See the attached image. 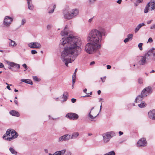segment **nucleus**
<instances>
[{
  "instance_id": "1",
  "label": "nucleus",
  "mask_w": 155,
  "mask_h": 155,
  "mask_svg": "<svg viewBox=\"0 0 155 155\" xmlns=\"http://www.w3.org/2000/svg\"><path fill=\"white\" fill-rule=\"evenodd\" d=\"M67 28L66 26L61 32L62 36L64 37L60 40L59 45L60 46L61 45L65 46L61 53V58L66 66L68 67V64L74 61L80 53L81 42L80 38L68 35L66 30Z\"/></svg>"
},
{
  "instance_id": "2",
  "label": "nucleus",
  "mask_w": 155,
  "mask_h": 155,
  "mask_svg": "<svg viewBox=\"0 0 155 155\" xmlns=\"http://www.w3.org/2000/svg\"><path fill=\"white\" fill-rule=\"evenodd\" d=\"M105 30L101 27L98 28V29H92L89 32L87 38L89 42L85 46L86 52L89 54H92L100 49L101 47L100 43L102 36H105Z\"/></svg>"
},
{
  "instance_id": "3",
  "label": "nucleus",
  "mask_w": 155,
  "mask_h": 155,
  "mask_svg": "<svg viewBox=\"0 0 155 155\" xmlns=\"http://www.w3.org/2000/svg\"><path fill=\"white\" fill-rule=\"evenodd\" d=\"M153 89L150 86L145 87L141 92V94L138 95L135 98V102L137 103V101H141L144 97L151 94L152 92Z\"/></svg>"
},
{
  "instance_id": "4",
  "label": "nucleus",
  "mask_w": 155,
  "mask_h": 155,
  "mask_svg": "<svg viewBox=\"0 0 155 155\" xmlns=\"http://www.w3.org/2000/svg\"><path fill=\"white\" fill-rule=\"evenodd\" d=\"M18 136V133L15 130L12 129H8L7 130L6 133L3 135L2 138L5 140L11 141L17 138Z\"/></svg>"
},
{
  "instance_id": "5",
  "label": "nucleus",
  "mask_w": 155,
  "mask_h": 155,
  "mask_svg": "<svg viewBox=\"0 0 155 155\" xmlns=\"http://www.w3.org/2000/svg\"><path fill=\"white\" fill-rule=\"evenodd\" d=\"M139 61L138 62L139 64L140 65H143L151 61L150 56L147 52L145 53L143 55L139 57Z\"/></svg>"
},
{
  "instance_id": "6",
  "label": "nucleus",
  "mask_w": 155,
  "mask_h": 155,
  "mask_svg": "<svg viewBox=\"0 0 155 155\" xmlns=\"http://www.w3.org/2000/svg\"><path fill=\"white\" fill-rule=\"evenodd\" d=\"M116 135V133L113 131L107 132L103 134L102 136L104 142L105 143L108 142L111 138Z\"/></svg>"
},
{
  "instance_id": "7",
  "label": "nucleus",
  "mask_w": 155,
  "mask_h": 155,
  "mask_svg": "<svg viewBox=\"0 0 155 155\" xmlns=\"http://www.w3.org/2000/svg\"><path fill=\"white\" fill-rule=\"evenodd\" d=\"M68 92H64L63 94L62 95V97H53V99L55 101H61V103H63L64 101H66L68 97L67 96V95L68 94Z\"/></svg>"
},
{
  "instance_id": "8",
  "label": "nucleus",
  "mask_w": 155,
  "mask_h": 155,
  "mask_svg": "<svg viewBox=\"0 0 155 155\" xmlns=\"http://www.w3.org/2000/svg\"><path fill=\"white\" fill-rule=\"evenodd\" d=\"M151 61L155 62V48H152L147 52Z\"/></svg>"
},
{
  "instance_id": "9",
  "label": "nucleus",
  "mask_w": 155,
  "mask_h": 155,
  "mask_svg": "<svg viewBox=\"0 0 155 155\" xmlns=\"http://www.w3.org/2000/svg\"><path fill=\"white\" fill-rule=\"evenodd\" d=\"M13 19L11 17L8 16H6L4 19V25L7 27L9 26L13 21Z\"/></svg>"
},
{
  "instance_id": "10",
  "label": "nucleus",
  "mask_w": 155,
  "mask_h": 155,
  "mask_svg": "<svg viewBox=\"0 0 155 155\" xmlns=\"http://www.w3.org/2000/svg\"><path fill=\"white\" fill-rule=\"evenodd\" d=\"M66 117L70 120H77L79 117L78 114L73 113H70L67 114Z\"/></svg>"
},
{
  "instance_id": "11",
  "label": "nucleus",
  "mask_w": 155,
  "mask_h": 155,
  "mask_svg": "<svg viewBox=\"0 0 155 155\" xmlns=\"http://www.w3.org/2000/svg\"><path fill=\"white\" fill-rule=\"evenodd\" d=\"M63 14L64 17L65 19L68 20H70L72 18L71 16L70 11H68V9H65L63 10Z\"/></svg>"
},
{
  "instance_id": "12",
  "label": "nucleus",
  "mask_w": 155,
  "mask_h": 155,
  "mask_svg": "<svg viewBox=\"0 0 155 155\" xmlns=\"http://www.w3.org/2000/svg\"><path fill=\"white\" fill-rule=\"evenodd\" d=\"M94 109V107H93L91 109L90 111V112L88 113V117L89 118V120L91 121H96V120L95 118L96 117L99 115V113H97L96 115H95L94 114L92 113V115L91 114V111H92Z\"/></svg>"
},
{
  "instance_id": "13",
  "label": "nucleus",
  "mask_w": 155,
  "mask_h": 155,
  "mask_svg": "<svg viewBox=\"0 0 155 155\" xmlns=\"http://www.w3.org/2000/svg\"><path fill=\"white\" fill-rule=\"evenodd\" d=\"M147 142L145 138H142L137 142V145L138 147H144L146 146Z\"/></svg>"
},
{
  "instance_id": "14",
  "label": "nucleus",
  "mask_w": 155,
  "mask_h": 155,
  "mask_svg": "<svg viewBox=\"0 0 155 155\" xmlns=\"http://www.w3.org/2000/svg\"><path fill=\"white\" fill-rule=\"evenodd\" d=\"M28 46L31 48L37 49L40 48L41 47L40 43L37 42L30 43L28 44Z\"/></svg>"
},
{
  "instance_id": "15",
  "label": "nucleus",
  "mask_w": 155,
  "mask_h": 155,
  "mask_svg": "<svg viewBox=\"0 0 155 155\" xmlns=\"http://www.w3.org/2000/svg\"><path fill=\"white\" fill-rule=\"evenodd\" d=\"M70 140V135L68 134H66L63 136L60 137L58 139L59 142H62L63 141H66Z\"/></svg>"
},
{
  "instance_id": "16",
  "label": "nucleus",
  "mask_w": 155,
  "mask_h": 155,
  "mask_svg": "<svg viewBox=\"0 0 155 155\" xmlns=\"http://www.w3.org/2000/svg\"><path fill=\"white\" fill-rule=\"evenodd\" d=\"M6 61L8 65L12 67H13V68H15V70H16L17 71L20 68V65L19 64L15 62H10L8 61Z\"/></svg>"
},
{
  "instance_id": "17",
  "label": "nucleus",
  "mask_w": 155,
  "mask_h": 155,
  "mask_svg": "<svg viewBox=\"0 0 155 155\" xmlns=\"http://www.w3.org/2000/svg\"><path fill=\"white\" fill-rule=\"evenodd\" d=\"M72 18L76 17L79 14V10L78 9L75 8L72 9L70 11Z\"/></svg>"
},
{
  "instance_id": "18",
  "label": "nucleus",
  "mask_w": 155,
  "mask_h": 155,
  "mask_svg": "<svg viewBox=\"0 0 155 155\" xmlns=\"http://www.w3.org/2000/svg\"><path fill=\"white\" fill-rule=\"evenodd\" d=\"M149 117L152 120H155V109L150 110L148 113Z\"/></svg>"
},
{
  "instance_id": "19",
  "label": "nucleus",
  "mask_w": 155,
  "mask_h": 155,
  "mask_svg": "<svg viewBox=\"0 0 155 155\" xmlns=\"http://www.w3.org/2000/svg\"><path fill=\"white\" fill-rule=\"evenodd\" d=\"M79 133L78 132H73L71 135H70V140L75 139L77 138L79 136Z\"/></svg>"
},
{
  "instance_id": "20",
  "label": "nucleus",
  "mask_w": 155,
  "mask_h": 155,
  "mask_svg": "<svg viewBox=\"0 0 155 155\" xmlns=\"http://www.w3.org/2000/svg\"><path fill=\"white\" fill-rule=\"evenodd\" d=\"M148 3H149V5L150 8H151V11L154 10L155 8V2L154 1H150Z\"/></svg>"
},
{
  "instance_id": "21",
  "label": "nucleus",
  "mask_w": 155,
  "mask_h": 155,
  "mask_svg": "<svg viewBox=\"0 0 155 155\" xmlns=\"http://www.w3.org/2000/svg\"><path fill=\"white\" fill-rule=\"evenodd\" d=\"M130 66L131 70L133 71L137 70L139 68L138 65L137 64H135L134 63L131 64H130Z\"/></svg>"
},
{
  "instance_id": "22",
  "label": "nucleus",
  "mask_w": 155,
  "mask_h": 155,
  "mask_svg": "<svg viewBox=\"0 0 155 155\" xmlns=\"http://www.w3.org/2000/svg\"><path fill=\"white\" fill-rule=\"evenodd\" d=\"M10 114L12 116L18 117L20 116L19 113L15 110H12L10 111Z\"/></svg>"
},
{
  "instance_id": "23",
  "label": "nucleus",
  "mask_w": 155,
  "mask_h": 155,
  "mask_svg": "<svg viewBox=\"0 0 155 155\" xmlns=\"http://www.w3.org/2000/svg\"><path fill=\"white\" fill-rule=\"evenodd\" d=\"M144 25H145V24L143 23L138 24L135 29L134 31L135 33H137L142 26Z\"/></svg>"
},
{
  "instance_id": "24",
  "label": "nucleus",
  "mask_w": 155,
  "mask_h": 155,
  "mask_svg": "<svg viewBox=\"0 0 155 155\" xmlns=\"http://www.w3.org/2000/svg\"><path fill=\"white\" fill-rule=\"evenodd\" d=\"M21 81L22 82L31 85H32L33 84V82L30 80L28 79H21Z\"/></svg>"
},
{
  "instance_id": "25",
  "label": "nucleus",
  "mask_w": 155,
  "mask_h": 155,
  "mask_svg": "<svg viewBox=\"0 0 155 155\" xmlns=\"http://www.w3.org/2000/svg\"><path fill=\"white\" fill-rule=\"evenodd\" d=\"M28 8L30 10H32L34 8L33 5L31 3V1L28 0L27 1Z\"/></svg>"
},
{
  "instance_id": "26",
  "label": "nucleus",
  "mask_w": 155,
  "mask_h": 155,
  "mask_svg": "<svg viewBox=\"0 0 155 155\" xmlns=\"http://www.w3.org/2000/svg\"><path fill=\"white\" fill-rule=\"evenodd\" d=\"M10 42H9V45L12 47H15L16 46V43L14 41L10 39H9Z\"/></svg>"
},
{
  "instance_id": "27",
  "label": "nucleus",
  "mask_w": 155,
  "mask_h": 155,
  "mask_svg": "<svg viewBox=\"0 0 155 155\" xmlns=\"http://www.w3.org/2000/svg\"><path fill=\"white\" fill-rule=\"evenodd\" d=\"M9 150L12 154L16 155L17 152L14 149H13V148L10 147L9 149Z\"/></svg>"
},
{
  "instance_id": "28",
  "label": "nucleus",
  "mask_w": 155,
  "mask_h": 155,
  "mask_svg": "<svg viewBox=\"0 0 155 155\" xmlns=\"http://www.w3.org/2000/svg\"><path fill=\"white\" fill-rule=\"evenodd\" d=\"M138 107H145L147 106V104L144 101L141 102L140 103L138 104Z\"/></svg>"
},
{
  "instance_id": "29",
  "label": "nucleus",
  "mask_w": 155,
  "mask_h": 155,
  "mask_svg": "<svg viewBox=\"0 0 155 155\" xmlns=\"http://www.w3.org/2000/svg\"><path fill=\"white\" fill-rule=\"evenodd\" d=\"M149 3H147V5H146V7L144 10V12L145 13H147L148 12L149 10Z\"/></svg>"
},
{
  "instance_id": "30",
  "label": "nucleus",
  "mask_w": 155,
  "mask_h": 155,
  "mask_svg": "<svg viewBox=\"0 0 155 155\" xmlns=\"http://www.w3.org/2000/svg\"><path fill=\"white\" fill-rule=\"evenodd\" d=\"M58 151V153L59 154V155H63L66 152V150L65 149H64L62 150Z\"/></svg>"
},
{
  "instance_id": "31",
  "label": "nucleus",
  "mask_w": 155,
  "mask_h": 155,
  "mask_svg": "<svg viewBox=\"0 0 155 155\" xmlns=\"http://www.w3.org/2000/svg\"><path fill=\"white\" fill-rule=\"evenodd\" d=\"M58 151V153L59 154V155H63L66 152V150L65 149H64L62 150Z\"/></svg>"
},
{
  "instance_id": "32",
  "label": "nucleus",
  "mask_w": 155,
  "mask_h": 155,
  "mask_svg": "<svg viewBox=\"0 0 155 155\" xmlns=\"http://www.w3.org/2000/svg\"><path fill=\"white\" fill-rule=\"evenodd\" d=\"M58 151V153L59 154V155H63L66 152V150L65 149H64L62 150Z\"/></svg>"
},
{
  "instance_id": "33",
  "label": "nucleus",
  "mask_w": 155,
  "mask_h": 155,
  "mask_svg": "<svg viewBox=\"0 0 155 155\" xmlns=\"http://www.w3.org/2000/svg\"><path fill=\"white\" fill-rule=\"evenodd\" d=\"M104 155H115V153L114 151H112L104 154Z\"/></svg>"
},
{
  "instance_id": "34",
  "label": "nucleus",
  "mask_w": 155,
  "mask_h": 155,
  "mask_svg": "<svg viewBox=\"0 0 155 155\" xmlns=\"http://www.w3.org/2000/svg\"><path fill=\"white\" fill-rule=\"evenodd\" d=\"M143 44L142 43H140L138 45V47L139 48V49L140 51H142L143 50V48H142V45H143Z\"/></svg>"
},
{
  "instance_id": "35",
  "label": "nucleus",
  "mask_w": 155,
  "mask_h": 155,
  "mask_svg": "<svg viewBox=\"0 0 155 155\" xmlns=\"http://www.w3.org/2000/svg\"><path fill=\"white\" fill-rule=\"evenodd\" d=\"M133 37V34H129L127 35V38H128L130 40H131L132 38Z\"/></svg>"
},
{
  "instance_id": "36",
  "label": "nucleus",
  "mask_w": 155,
  "mask_h": 155,
  "mask_svg": "<svg viewBox=\"0 0 155 155\" xmlns=\"http://www.w3.org/2000/svg\"><path fill=\"white\" fill-rule=\"evenodd\" d=\"M26 20L25 19H23L21 21V26L24 25L26 23Z\"/></svg>"
},
{
  "instance_id": "37",
  "label": "nucleus",
  "mask_w": 155,
  "mask_h": 155,
  "mask_svg": "<svg viewBox=\"0 0 155 155\" xmlns=\"http://www.w3.org/2000/svg\"><path fill=\"white\" fill-rule=\"evenodd\" d=\"M33 80L37 81H40V79H38L37 76H33Z\"/></svg>"
},
{
  "instance_id": "38",
  "label": "nucleus",
  "mask_w": 155,
  "mask_h": 155,
  "mask_svg": "<svg viewBox=\"0 0 155 155\" xmlns=\"http://www.w3.org/2000/svg\"><path fill=\"white\" fill-rule=\"evenodd\" d=\"M138 82L140 84H141L143 83V80L142 78H139L138 79Z\"/></svg>"
},
{
  "instance_id": "39",
  "label": "nucleus",
  "mask_w": 155,
  "mask_h": 155,
  "mask_svg": "<svg viewBox=\"0 0 155 155\" xmlns=\"http://www.w3.org/2000/svg\"><path fill=\"white\" fill-rule=\"evenodd\" d=\"M151 29H155V24H153L151 25L150 27Z\"/></svg>"
},
{
  "instance_id": "40",
  "label": "nucleus",
  "mask_w": 155,
  "mask_h": 155,
  "mask_svg": "<svg viewBox=\"0 0 155 155\" xmlns=\"http://www.w3.org/2000/svg\"><path fill=\"white\" fill-rule=\"evenodd\" d=\"M13 68V67H12L11 66L9 65V67H8V68L13 71L15 72L17 71L16 70H14Z\"/></svg>"
},
{
  "instance_id": "41",
  "label": "nucleus",
  "mask_w": 155,
  "mask_h": 155,
  "mask_svg": "<svg viewBox=\"0 0 155 155\" xmlns=\"http://www.w3.org/2000/svg\"><path fill=\"white\" fill-rule=\"evenodd\" d=\"M101 81L102 82L104 83V82L105 80L106 79V77L105 76L103 77H101Z\"/></svg>"
},
{
  "instance_id": "42",
  "label": "nucleus",
  "mask_w": 155,
  "mask_h": 155,
  "mask_svg": "<svg viewBox=\"0 0 155 155\" xmlns=\"http://www.w3.org/2000/svg\"><path fill=\"white\" fill-rule=\"evenodd\" d=\"M37 53V51L35 50H32L31 51V53L32 54H34Z\"/></svg>"
},
{
  "instance_id": "43",
  "label": "nucleus",
  "mask_w": 155,
  "mask_h": 155,
  "mask_svg": "<svg viewBox=\"0 0 155 155\" xmlns=\"http://www.w3.org/2000/svg\"><path fill=\"white\" fill-rule=\"evenodd\" d=\"M52 25H47V28L48 30H50L51 28Z\"/></svg>"
},
{
  "instance_id": "44",
  "label": "nucleus",
  "mask_w": 155,
  "mask_h": 155,
  "mask_svg": "<svg viewBox=\"0 0 155 155\" xmlns=\"http://www.w3.org/2000/svg\"><path fill=\"white\" fill-rule=\"evenodd\" d=\"M153 41V40L152 38H150L148 40V41L147 43H148V42L151 43V42H152Z\"/></svg>"
},
{
  "instance_id": "45",
  "label": "nucleus",
  "mask_w": 155,
  "mask_h": 155,
  "mask_svg": "<svg viewBox=\"0 0 155 155\" xmlns=\"http://www.w3.org/2000/svg\"><path fill=\"white\" fill-rule=\"evenodd\" d=\"M129 40H130L128 38H127L124 40V42L125 43H126L127 42H128Z\"/></svg>"
},
{
  "instance_id": "46",
  "label": "nucleus",
  "mask_w": 155,
  "mask_h": 155,
  "mask_svg": "<svg viewBox=\"0 0 155 155\" xmlns=\"http://www.w3.org/2000/svg\"><path fill=\"white\" fill-rule=\"evenodd\" d=\"M22 66L24 67L26 70L28 69V68L26 64H24L22 65Z\"/></svg>"
},
{
  "instance_id": "47",
  "label": "nucleus",
  "mask_w": 155,
  "mask_h": 155,
  "mask_svg": "<svg viewBox=\"0 0 155 155\" xmlns=\"http://www.w3.org/2000/svg\"><path fill=\"white\" fill-rule=\"evenodd\" d=\"M0 68H4V64L0 62Z\"/></svg>"
},
{
  "instance_id": "48",
  "label": "nucleus",
  "mask_w": 155,
  "mask_h": 155,
  "mask_svg": "<svg viewBox=\"0 0 155 155\" xmlns=\"http://www.w3.org/2000/svg\"><path fill=\"white\" fill-rule=\"evenodd\" d=\"M54 9H52L49 10L48 11V13L49 14L52 13L54 12Z\"/></svg>"
},
{
  "instance_id": "49",
  "label": "nucleus",
  "mask_w": 155,
  "mask_h": 155,
  "mask_svg": "<svg viewBox=\"0 0 155 155\" xmlns=\"http://www.w3.org/2000/svg\"><path fill=\"white\" fill-rule=\"evenodd\" d=\"M71 101L72 103H74L76 101V99L73 98L71 99Z\"/></svg>"
},
{
  "instance_id": "50",
  "label": "nucleus",
  "mask_w": 155,
  "mask_h": 155,
  "mask_svg": "<svg viewBox=\"0 0 155 155\" xmlns=\"http://www.w3.org/2000/svg\"><path fill=\"white\" fill-rule=\"evenodd\" d=\"M95 64V62L94 61H92L90 62V66H92L94 65Z\"/></svg>"
},
{
  "instance_id": "51",
  "label": "nucleus",
  "mask_w": 155,
  "mask_h": 155,
  "mask_svg": "<svg viewBox=\"0 0 155 155\" xmlns=\"http://www.w3.org/2000/svg\"><path fill=\"white\" fill-rule=\"evenodd\" d=\"M76 78H72V84H74L75 82Z\"/></svg>"
},
{
  "instance_id": "52",
  "label": "nucleus",
  "mask_w": 155,
  "mask_h": 155,
  "mask_svg": "<svg viewBox=\"0 0 155 155\" xmlns=\"http://www.w3.org/2000/svg\"><path fill=\"white\" fill-rule=\"evenodd\" d=\"M95 1H96V0H89V3L90 4H91L93 3Z\"/></svg>"
},
{
  "instance_id": "53",
  "label": "nucleus",
  "mask_w": 155,
  "mask_h": 155,
  "mask_svg": "<svg viewBox=\"0 0 155 155\" xmlns=\"http://www.w3.org/2000/svg\"><path fill=\"white\" fill-rule=\"evenodd\" d=\"M76 73H75V72H74L72 75V78H76Z\"/></svg>"
},
{
  "instance_id": "54",
  "label": "nucleus",
  "mask_w": 155,
  "mask_h": 155,
  "mask_svg": "<svg viewBox=\"0 0 155 155\" xmlns=\"http://www.w3.org/2000/svg\"><path fill=\"white\" fill-rule=\"evenodd\" d=\"M107 68L108 69H110L111 68V66L110 65H107Z\"/></svg>"
},
{
  "instance_id": "55",
  "label": "nucleus",
  "mask_w": 155,
  "mask_h": 155,
  "mask_svg": "<svg viewBox=\"0 0 155 155\" xmlns=\"http://www.w3.org/2000/svg\"><path fill=\"white\" fill-rule=\"evenodd\" d=\"M91 96L89 94H87L85 96H84V97H89Z\"/></svg>"
},
{
  "instance_id": "56",
  "label": "nucleus",
  "mask_w": 155,
  "mask_h": 155,
  "mask_svg": "<svg viewBox=\"0 0 155 155\" xmlns=\"http://www.w3.org/2000/svg\"><path fill=\"white\" fill-rule=\"evenodd\" d=\"M96 110L95 109L94 110V111H91V113H92H92H93L95 115H96L97 114H96L95 113V112L97 111H96Z\"/></svg>"
},
{
  "instance_id": "57",
  "label": "nucleus",
  "mask_w": 155,
  "mask_h": 155,
  "mask_svg": "<svg viewBox=\"0 0 155 155\" xmlns=\"http://www.w3.org/2000/svg\"><path fill=\"white\" fill-rule=\"evenodd\" d=\"M152 20H150L149 21H148L147 22V23L148 24H150L152 22Z\"/></svg>"
},
{
  "instance_id": "58",
  "label": "nucleus",
  "mask_w": 155,
  "mask_h": 155,
  "mask_svg": "<svg viewBox=\"0 0 155 155\" xmlns=\"http://www.w3.org/2000/svg\"><path fill=\"white\" fill-rule=\"evenodd\" d=\"M119 133L120 136H121L123 134V133L121 131H119Z\"/></svg>"
},
{
  "instance_id": "59",
  "label": "nucleus",
  "mask_w": 155,
  "mask_h": 155,
  "mask_svg": "<svg viewBox=\"0 0 155 155\" xmlns=\"http://www.w3.org/2000/svg\"><path fill=\"white\" fill-rule=\"evenodd\" d=\"M93 18H91L89 20H88V21L89 23H91L92 21L93 20Z\"/></svg>"
},
{
  "instance_id": "60",
  "label": "nucleus",
  "mask_w": 155,
  "mask_h": 155,
  "mask_svg": "<svg viewBox=\"0 0 155 155\" xmlns=\"http://www.w3.org/2000/svg\"><path fill=\"white\" fill-rule=\"evenodd\" d=\"M121 1L122 0H118L117 1V2L119 4H120L121 2Z\"/></svg>"
},
{
  "instance_id": "61",
  "label": "nucleus",
  "mask_w": 155,
  "mask_h": 155,
  "mask_svg": "<svg viewBox=\"0 0 155 155\" xmlns=\"http://www.w3.org/2000/svg\"><path fill=\"white\" fill-rule=\"evenodd\" d=\"M14 102H15V104L17 106H18V101H17V100H15Z\"/></svg>"
},
{
  "instance_id": "62",
  "label": "nucleus",
  "mask_w": 155,
  "mask_h": 155,
  "mask_svg": "<svg viewBox=\"0 0 155 155\" xmlns=\"http://www.w3.org/2000/svg\"><path fill=\"white\" fill-rule=\"evenodd\" d=\"M58 153V151H57L56 152H55V153H54L53 154V155H59V154Z\"/></svg>"
},
{
  "instance_id": "63",
  "label": "nucleus",
  "mask_w": 155,
  "mask_h": 155,
  "mask_svg": "<svg viewBox=\"0 0 155 155\" xmlns=\"http://www.w3.org/2000/svg\"><path fill=\"white\" fill-rule=\"evenodd\" d=\"M44 151L46 153H48V150L47 149H44Z\"/></svg>"
},
{
  "instance_id": "64",
  "label": "nucleus",
  "mask_w": 155,
  "mask_h": 155,
  "mask_svg": "<svg viewBox=\"0 0 155 155\" xmlns=\"http://www.w3.org/2000/svg\"><path fill=\"white\" fill-rule=\"evenodd\" d=\"M6 88L8 89L9 90H11V88L10 87V86H9V85H8L6 87Z\"/></svg>"
}]
</instances>
